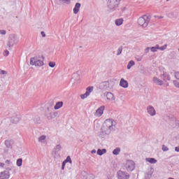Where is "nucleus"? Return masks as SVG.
<instances>
[{"label": "nucleus", "instance_id": "nucleus-6", "mask_svg": "<svg viewBox=\"0 0 179 179\" xmlns=\"http://www.w3.org/2000/svg\"><path fill=\"white\" fill-rule=\"evenodd\" d=\"M125 167L127 171H134L135 170V162L132 160H127Z\"/></svg>", "mask_w": 179, "mask_h": 179}, {"label": "nucleus", "instance_id": "nucleus-12", "mask_svg": "<svg viewBox=\"0 0 179 179\" xmlns=\"http://www.w3.org/2000/svg\"><path fill=\"white\" fill-rule=\"evenodd\" d=\"M81 4L80 3H76L74 8L73 9L74 15H78L79 10H80Z\"/></svg>", "mask_w": 179, "mask_h": 179}, {"label": "nucleus", "instance_id": "nucleus-52", "mask_svg": "<svg viewBox=\"0 0 179 179\" xmlns=\"http://www.w3.org/2000/svg\"><path fill=\"white\" fill-rule=\"evenodd\" d=\"M96 150L94 149V150H92L91 151V153H92V155H94V153H96Z\"/></svg>", "mask_w": 179, "mask_h": 179}, {"label": "nucleus", "instance_id": "nucleus-22", "mask_svg": "<svg viewBox=\"0 0 179 179\" xmlns=\"http://www.w3.org/2000/svg\"><path fill=\"white\" fill-rule=\"evenodd\" d=\"M72 79L73 80H79L80 79V76H79V73H74L72 74Z\"/></svg>", "mask_w": 179, "mask_h": 179}, {"label": "nucleus", "instance_id": "nucleus-3", "mask_svg": "<svg viewBox=\"0 0 179 179\" xmlns=\"http://www.w3.org/2000/svg\"><path fill=\"white\" fill-rule=\"evenodd\" d=\"M149 22H150V16H148L146 15H143L138 19V24H139V26H142V27L144 28L148 27Z\"/></svg>", "mask_w": 179, "mask_h": 179}, {"label": "nucleus", "instance_id": "nucleus-11", "mask_svg": "<svg viewBox=\"0 0 179 179\" xmlns=\"http://www.w3.org/2000/svg\"><path fill=\"white\" fill-rule=\"evenodd\" d=\"M104 106H101V107H99L96 111V115L98 117H101V115H103V113L104 112Z\"/></svg>", "mask_w": 179, "mask_h": 179}, {"label": "nucleus", "instance_id": "nucleus-35", "mask_svg": "<svg viewBox=\"0 0 179 179\" xmlns=\"http://www.w3.org/2000/svg\"><path fill=\"white\" fill-rule=\"evenodd\" d=\"M162 149L163 152H169V148H167V146H166V145H162Z\"/></svg>", "mask_w": 179, "mask_h": 179}, {"label": "nucleus", "instance_id": "nucleus-23", "mask_svg": "<svg viewBox=\"0 0 179 179\" xmlns=\"http://www.w3.org/2000/svg\"><path fill=\"white\" fill-rule=\"evenodd\" d=\"M124 22V20L122 18L117 19L115 22L116 26H121L122 23Z\"/></svg>", "mask_w": 179, "mask_h": 179}, {"label": "nucleus", "instance_id": "nucleus-48", "mask_svg": "<svg viewBox=\"0 0 179 179\" xmlns=\"http://www.w3.org/2000/svg\"><path fill=\"white\" fill-rule=\"evenodd\" d=\"M6 73H7V72L5 71H3V70H2V71H1V75H6Z\"/></svg>", "mask_w": 179, "mask_h": 179}, {"label": "nucleus", "instance_id": "nucleus-33", "mask_svg": "<svg viewBox=\"0 0 179 179\" xmlns=\"http://www.w3.org/2000/svg\"><path fill=\"white\" fill-rule=\"evenodd\" d=\"M45 136L43 135V136H41L39 138H38V141L39 142H43V141H45Z\"/></svg>", "mask_w": 179, "mask_h": 179}, {"label": "nucleus", "instance_id": "nucleus-17", "mask_svg": "<svg viewBox=\"0 0 179 179\" xmlns=\"http://www.w3.org/2000/svg\"><path fill=\"white\" fill-rule=\"evenodd\" d=\"M97 155H99V156H103V155L107 153V150H106V148H103L101 149H98L96 151Z\"/></svg>", "mask_w": 179, "mask_h": 179}, {"label": "nucleus", "instance_id": "nucleus-54", "mask_svg": "<svg viewBox=\"0 0 179 179\" xmlns=\"http://www.w3.org/2000/svg\"><path fill=\"white\" fill-rule=\"evenodd\" d=\"M166 1H169V0H166Z\"/></svg>", "mask_w": 179, "mask_h": 179}, {"label": "nucleus", "instance_id": "nucleus-4", "mask_svg": "<svg viewBox=\"0 0 179 179\" xmlns=\"http://www.w3.org/2000/svg\"><path fill=\"white\" fill-rule=\"evenodd\" d=\"M17 38L15 34H10L8 38L7 46L8 48H12L15 44H17Z\"/></svg>", "mask_w": 179, "mask_h": 179}, {"label": "nucleus", "instance_id": "nucleus-37", "mask_svg": "<svg viewBox=\"0 0 179 179\" xmlns=\"http://www.w3.org/2000/svg\"><path fill=\"white\" fill-rule=\"evenodd\" d=\"M166 48H167V44H165V45H164L163 46H161V47L159 48V50H160L161 51H164V50H166Z\"/></svg>", "mask_w": 179, "mask_h": 179}, {"label": "nucleus", "instance_id": "nucleus-41", "mask_svg": "<svg viewBox=\"0 0 179 179\" xmlns=\"http://www.w3.org/2000/svg\"><path fill=\"white\" fill-rule=\"evenodd\" d=\"M35 122H36V124H40L41 122V120H40V117H36V119H34Z\"/></svg>", "mask_w": 179, "mask_h": 179}, {"label": "nucleus", "instance_id": "nucleus-46", "mask_svg": "<svg viewBox=\"0 0 179 179\" xmlns=\"http://www.w3.org/2000/svg\"><path fill=\"white\" fill-rule=\"evenodd\" d=\"M5 171H8V173H10V171H12V169L10 167H8L6 169Z\"/></svg>", "mask_w": 179, "mask_h": 179}, {"label": "nucleus", "instance_id": "nucleus-7", "mask_svg": "<svg viewBox=\"0 0 179 179\" xmlns=\"http://www.w3.org/2000/svg\"><path fill=\"white\" fill-rule=\"evenodd\" d=\"M20 120H22V116L17 113H14L10 121L12 124H18Z\"/></svg>", "mask_w": 179, "mask_h": 179}, {"label": "nucleus", "instance_id": "nucleus-8", "mask_svg": "<svg viewBox=\"0 0 179 179\" xmlns=\"http://www.w3.org/2000/svg\"><path fill=\"white\" fill-rule=\"evenodd\" d=\"M118 179H129V173L122 171H117Z\"/></svg>", "mask_w": 179, "mask_h": 179}, {"label": "nucleus", "instance_id": "nucleus-30", "mask_svg": "<svg viewBox=\"0 0 179 179\" xmlns=\"http://www.w3.org/2000/svg\"><path fill=\"white\" fill-rule=\"evenodd\" d=\"M80 97H81V99L83 100H84V99H86V98L89 97V93L88 92H85V94H81Z\"/></svg>", "mask_w": 179, "mask_h": 179}, {"label": "nucleus", "instance_id": "nucleus-18", "mask_svg": "<svg viewBox=\"0 0 179 179\" xmlns=\"http://www.w3.org/2000/svg\"><path fill=\"white\" fill-rule=\"evenodd\" d=\"M57 115H58V113L57 112H53V113H50L48 115V120H53V118H55V117H57Z\"/></svg>", "mask_w": 179, "mask_h": 179}, {"label": "nucleus", "instance_id": "nucleus-16", "mask_svg": "<svg viewBox=\"0 0 179 179\" xmlns=\"http://www.w3.org/2000/svg\"><path fill=\"white\" fill-rule=\"evenodd\" d=\"M120 86L124 87V89H127V87H128V81H127L124 78H121L120 82Z\"/></svg>", "mask_w": 179, "mask_h": 179}, {"label": "nucleus", "instance_id": "nucleus-1", "mask_svg": "<svg viewBox=\"0 0 179 179\" xmlns=\"http://www.w3.org/2000/svg\"><path fill=\"white\" fill-rule=\"evenodd\" d=\"M114 120L112 119L106 120L103 126L101 128V131L99 132V138H106V136L111 134V130L114 129Z\"/></svg>", "mask_w": 179, "mask_h": 179}, {"label": "nucleus", "instance_id": "nucleus-27", "mask_svg": "<svg viewBox=\"0 0 179 179\" xmlns=\"http://www.w3.org/2000/svg\"><path fill=\"white\" fill-rule=\"evenodd\" d=\"M93 89H94L93 87H87L85 93H88V96H90V93L93 92Z\"/></svg>", "mask_w": 179, "mask_h": 179}, {"label": "nucleus", "instance_id": "nucleus-36", "mask_svg": "<svg viewBox=\"0 0 179 179\" xmlns=\"http://www.w3.org/2000/svg\"><path fill=\"white\" fill-rule=\"evenodd\" d=\"M50 68H54L55 66V62H50L49 64H48Z\"/></svg>", "mask_w": 179, "mask_h": 179}, {"label": "nucleus", "instance_id": "nucleus-28", "mask_svg": "<svg viewBox=\"0 0 179 179\" xmlns=\"http://www.w3.org/2000/svg\"><path fill=\"white\" fill-rule=\"evenodd\" d=\"M22 163H23V159H22V158H19L18 159H17L16 164L18 167H21Z\"/></svg>", "mask_w": 179, "mask_h": 179}, {"label": "nucleus", "instance_id": "nucleus-55", "mask_svg": "<svg viewBox=\"0 0 179 179\" xmlns=\"http://www.w3.org/2000/svg\"><path fill=\"white\" fill-rule=\"evenodd\" d=\"M0 179H1V178H0Z\"/></svg>", "mask_w": 179, "mask_h": 179}, {"label": "nucleus", "instance_id": "nucleus-21", "mask_svg": "<svg viewBox=\"0 0 179 179\" xmlns=\"http://www.w3.org/2000/svg\"><path fill=\"white\" fill-rule=\"evenodd\" d=\"M146 162H148V163H150L151 164H155V163H157V159L155 158H146Z\"/></svg>", "mask_w": 179, "mask_h": 179}, {"label": "nucleus", "instance_id": "nucleus-26", "mask_svg": "<svg viewBox=\"0 0 179 179\" xmlns=\"http://www.w3.org/2000/svg\"><path fill=\"white\" fill-rule=\"evenodd\" d=\"M120 152H121V148H116L115 150H113V153L117 156V155H120Z\"/></svg>", "mask_w": 179, "mask_h": 179}, {"label": "nucleus", "instance_id": "nucleus-39", "mask_svg": "<svg viewBox=\"0 0 179 179\" xmlns=\"http://www.w3.org/2000/svg\"><path fill=\"white\" fill-rule=\"evenodd\" d=\"M62 1V2H64V3H66V5H69L71 3V0H59Z\"/></svg>", "mask_w": 179, "mask_h": 179}, {"label": "nucleus", "instance_id": "nucleus-38", "mask_svg": "<svg viewBox=\"0 0 179 179\" xmlns=\"http://www.w3.org/2000/svg\"><path fill=\"white\" fill-rule=\"evenodd\" d=\"M175 78L179 80V71H175Z\"/></svg>", "mask_w": 179, "mask_h": 179}, {"label": "nucleus", "instance_id": "nucleus-31", "mask_svg": "<svg viewBox=\"0 0 179 179\" xmlns=\"http://www.w3.org/2000/svg\"><path fill=\"white\" fill-rule=\"evenodd\" d=\"M121 54H122V46H120V47L117 49V55H121Z\"/></svg>", "mask_w": 179, "mask_h": 179}, {"label": "nucleus", "instance_id": "nucleus-43", "mask_svg": "<svg viewBox=\"0 0 179 179\" xmlns=\"http://www.w3.org/2000/svg\"><path fill=\"white\" fill-rule=\"evenodd\" d=\"M152 52H156L157 51V50L156 49V48L154 46V47H152L150 48Z\"/></svg>", "mask_w": 179, "mask_h": 179}, {"label": "nucleus", "instance_id": "nucleus-29", "mask_svg": "<svg viewBox=\"0 0 179 179\" xmlns=\"http://www.w3.org/2000/svg\"><path fill=\"white\" fill-rule=\"evenodd\" d=\"M64 162L66 164V163L72 164V159H71V157H70V156H68Z\"/></svg>", "mask_w": 179, "mask_h": 179}, {"label": "nucleus", "instance_id": "nucleus-42", "mask_svg": "<svg viewBox=\"0 0 179 179\" xmlns=\"http://www.w3.org/2000/svg\"><path fill=\"white\" fill-rule=\"evenodd\" d=\"M65 166H66V162H64L63 161L62 165V170H65Z\"/></svg>", "mask_w": 179, "mask_h": 179}, {"label": "nucleus", "instance_id": "nucleus-14", "mask_svg": "<svg viewBox=\"0 0 179 179\" xmlns=\"http://www.w3.org/2000/svg\"><path fill=\"white\" fill-rule=\"evenodd\" d=\"M164 76L163 80L165 82H167V80H171V77H170V75L167 73V72L163 71V73L161 74L160 77Z\"/></svg>", "mask_w": 179, "mask_h": 179}, {"label": "nucleus", "instance_id": "nucleus-25", "mask_svg": "<svg viewBox=\"0 0 179 179\" xmlns=\"http://www.w3.org/2000/svg\"><path fill=\"white\" fill-rule=\"evenodd\" d=\"M5 145L6 148H12V141L9 140H6L5 141Z\"/></svg>", "mask_w": 179, "mask_h": 179}, {"label": "nucleus", "instance_id": "nucleus-13", "mask_svg": "<svg viewBox=\"0 0 179 179\" xmlns=\"http://www.w3.org/2000/svg\"><path fill=\"white\" fill-rule=\"evenodd\" d=\"M61 145H57L55 148H54V149H53V150H52V155H54V156H57V155H58V152H59V150H61Z\"/></svg>", "mask_w": 179, "mask_h": 179}, {"label": "nucleus", "instance_id": "nucleus-19", "mask_svg": "<svg viewBox=\"0 0 179 179\" xmlns=\"http://www.w3.org/2000/svg\"><path fill=\"white\" fill-rule=\"evenodd\" d=\"M106 97L107 100H114V94L111 92H106Z\"/></svg>", "mask_w": 179, "mask_h": 179}, {"label": "nucleus", "instance_id": "nucleus-5", "mask_svg": "<svg viewBox=\"0 0 179 179\" xmlns=\"http://www.w3.org/2000/svg\"><path fill=\"white\" fill-rule=\"evenodd\" d=\"M107 5L109 10H110V12H113V10H115L116 8H118L120 2L115 1L114 0H108Z\"/></svg>", "mask_w": 179, "mask_h": 179}, {"label": "nucleus", "instance_id": "nucleus-45", "mask_svg": "<svg viewBox=\"0 0 179 179\" xmlns=\"http://www.w3.org/2000/svg\"><path fill=\"white\" fill-rule=\"evenodd\" d=\"M150 50V48H145V54H148V52H149V51Z\"/></svg>", "mask_w": 179, "mask_h": 179}, {"label": "nucleus", "instance_id": "nucleus-15", "mask_svg": "<svg viewBox=\"0 0 179 179\" xmlns=\"http://www.w3.org/2000/svg\"><path fill=\"white\" fill-rule=\"evenodd\" d=\"M152 82H154L155 85H157V86H163V80L159 79L157 77H154Z\"/></svg>", "mask_w": 179, "mask_h": 179}, {"label": "nucleus", "instance_id": "nucleus-2", "mask_svg": "<svg viewBox=\"0 0 179 179\" xmlns=\"http://www.w3.org/2000/svg\"><path fill=\"white\" fill-rule=\"evenodd\" d=\"M30 64L35 65V66H43L44 65V56L39 55L38 57H31L30 59Z\"/></svg>", "mask_w": 179, "mask_h": 179}, {"label": "nucleus", "instance_id": "nucleus-20", "mask_svg": "<svg viewBox=\"0 0 179 179\" xmlns=\"http://www.w3.org/2000/svg\"><path fill=\"white\" fill-rule=\"evenodd\" d=\"M64 106L63 101H58L55 106V110H59Z\"/></svg>", "mask_w": 179, "mask_h": 179}, {"label": "nucleus", "instance_id": "nucleus-40", "mask_svg": "<svg viewBox=\"0 0 179 179\" xmlns=\"http://www.w3.org/2000/svg\"><path fill=\"white\" fill-rule=\"evenodd\" d=\"M0 34L5 36V34H6V31L4 29H0Z\"/></svg>", "mask_w": 179, "mask_h": 179}, {"label": "nucleus", "instance_id": "nucleus-34", "mask_svg": "<svg viewBox=\"0 0 179 179\" xmlns=\"http://www.w3.org/2000/svg\"><path fill=\"white\" fill-rule=\"evenodd\" d=\"M136 61H138V62L142 61V59H143V57L142 56H140V55H136L135 57Z\"/></svg>", "mask_w": 179, "mask_h": 179}, {"label": "nucleus", "instance_id": "nucleus-10", "mask_svg": "<svg viewBox=\"0 0 179 179\" xmlns=\"http://www.w3.org/2000/svg\"><path fill=\"white\" fill-rule=\"evenodd\" d=\"M147 111L150 115L153 117L154 115H156V110H155V108L152 106H148L147 107Z\"/></svg>", "mask_w": 179, "mask_h": 179}, {"label": "nucleus", "instance_id": "nucleus-49", "mask_svg": "<svg viewBox=\"0 0 179 179\" xmlns=\"http://www.w3.org/2000/svg\"><path fill=\"white\" fill-rule=\"evenodd\" d=\"M6 164H10V159H7L5 162Z\"/></svg>", "mask_w": 179, "mask_h": 179}, {"label": "nucleus", "instance_id": "nucleus-47", "mask_svg": "<svg viewBox=\"0 0 179 179\" xmlns=\"http://www.w3.org/2000/svg\"><path fill=\"white\" fill-rule=\"evenodd\" d=\"M41 34L42 37H45V33L43 31H42L41 32Z\"/></svg>", "mask_w": 179, "mask_h": 179}, {"label": "nucleus", "instance_id": "nucleus-44", "mask_svg": "<svg viewBox=\"0 0 179 179\" xmlns=\"http://www.w3.org/2000/svg\"><path fill=\"white\" fill-rule=\"evenodd\" d=\"M9 55V52L8 50L4 51V57H8Z\"/></svg>", "mask_w": 179, "mask_h": 179}, {"label": "nucleus", "instance_id": "nucleus-51", "mask_svg": "<svg viewBox=\"0 0 179 179\" xmlns=\"http://www.w3.org/2000/svg\"><path fill=\"white\" fill-rule=\"evenodd\" d=\"M5 166V164L0 162V167H4Z\"/></svg>", "mask_w": 179, "mask_h": 179}, {"label": "nucleus", "instance_id": "nucleus-50", "mask_svg": "<svg viewBox=\"0 0 179 179\" xmlns=\"http://www.w3.org/2000/svg\"><path fill=\"white\" fill-rule=\"evenodd\" d=\"M154 47L155 48V50H160V46H159V45H156Z\"/></svg>", "mask_w": 179, "mask_h": 179}, {"label": "nucleus", "instance_id": "nucleus-53", "mask_svg": "<svg viewBox=\"0 0 179 179\" xmlns=\"http://www.w3.org/2000/svg\"><path fill=\"white\" fill-rule=\"evenodd\" d=\"M166 86H169V83L166 84Z\"/></svg>", "mask_w": 179, "mask_h": 179}, {"label": "nucleus", "instance_id": "nucleus-32", "mask_svg": "<svg viewBox=\"0 0 179 179\" xmlns=\"http://www.w3.org/2000/svg\"><path fill=\"white\" fill-rule=\"evenodd\" d=\"M173 83L175 87H177L178 89H179V82L174 80H173Z\"/></svg>", "mask_w": 179, "mask_h": 179}, {"label": "nucleus", "instance_id": "nucleus-24", "mask_svg": "<svg viewBox=\"0 0 179 179\" xmlns=\"http://www.w3.org/2000/svg\"><path fill=\"white\" fill-rule=\"evenodd\" d=\"M134 65H135V62H134V60L129 61L127 64V69H131Z\"/></svg>", "mask_w": 179, "mask_h": 179}, {"label": "nucleus", "instance_id": "nucleus-9", "mask_svg": "<svg viewBox=\"0 0 179 179\" xmlns=\"http://www.w3.org/2000/svg\"><path fill=\"white\" fill-rule=\"evenodd\" d=\"M10 177V172L4 171L0 173V178L1 179H9Z\"/></svg>", "mask_w": 179, "mask_h": 179}]
</instances>
